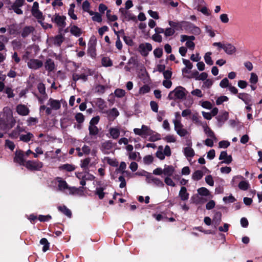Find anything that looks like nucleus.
I'll return each mask as SVG.
<instances>
[{"instance_id": "obj_1", "label": "nucleus", "mask_w": 262, "mask_h": 262, "mask_svg": "<svg viewBox=\"0 0 262 262\" xmlns=\"http://www.w3.org/2000/svg\"><path fill=\"white\" fill-rule=\"evenodd\" d=\"M16 121L12 115H7L6 118H0V130L7 131L12 128L15 124Z\"/></svg>"}, {"instance_id": "obj_2", "label": "nucleus", "mask_w": 262, "mask_h": 262, "mask_svg": "<svg viewBox=\"0 0 262 262\" xmlns=\"http://www.w3.org/2000/svg\"><path fill=\"white\" fill-rule=\"evenodd\" d=\"M185 92H187L184 88L181 86H177L169 93L168 98L169 100L183 99L186 96Z\"/></svg>"}, {"instance_id": "obj_3", "label": "nucleus", "mask_w": 262, "mask_h": 262, "mask_svg": "<svg viewBox=\"0 0 262 262\" xmlns=\"http://www.w3.org/2000/svg\"><path fill=\"white\" fill-rule=\"evenodd\" d=\"M134 132L136 135H139L143 138H146L147 136L152 135L154 133L149 127L145 125H142L140 129L134 128Z\"/></svg>"}, {"instance_id": "obj_4", "label": "nucleus", "mask_w": 262, "mask_h": 262, "mask_svg": "<svg viewBox=\"0 0 262 262\" xmlns=\"http://www.w3.org/2000/svg\"><path fill=\"white\" fill-rule=\"evenodd\" d=\"M25 166L31 171H39L42 167L43 163L38 161L28 160L26 161Z\"/></svg>"}, {"instance_id": "obj_5", "label": "nucleus", "mask_w": 262, "mask_h": 262, "mask_svg": "<svg viewBox=\"0 0 262 262\" xmlns=\"http://www.w3.org/2000/svg\"><path fill=\"white\" fill-rule=\"evenodd\" d=\"M24 157L25 154L22 150H16L15 152L13 161L15 163H18L21 166H25L26 161L25 160Z\"/></svg>"}, {"instance_id": "obj_6", "label": "nucleus", "mask_w": 262, "mask_h": 262, "mask_svg": "<svg viewBox=\"0 0 262 262\" xmlns=\"http://www.w3.org/2000/svg\"><path fill=\"white\" fill-rule=\"evenodd\" d=\"M152 49L151 45L150 43H140L139 45L138 51L140 53L142 56L146 57L148 55L149 52Z\"/></svg>"}, {"instance_id": "obj_7", "label": "nucleus", "mask_w": 262, "mask_h": 262, "mask_svg": "<svg viewBox=\"0 0 262 262\" xmlns=\"http://www.w3.org/2000/svg\"><path fill=\"white\" fill-rule=\"evenodd\" d=\"M66 17L60 16L59 14L56 13L54 17L52 18V21L57 24V25L61 28H64L66 25Z\"/></svg>"}, {"instance_id": "obj_8", "label": "nucleus", "mask_w": 262, "mask_h": 262, "mask_svg": "<svg viewBox=\"0 0 262 262\" xmlns=\"http://www.w3.org/2000/svg\"><path fill=\"white\" fill-rule=\"evenodd\" d=\"M27 65L30 69L37 70L42 67L43 62L37 59H31L28 62Z\"/></svg>"}, {"instance_id": "obj_9", "label": "nucleus", "mask_w": 262, "mask_h": 262, "mask_svg": "<svg viewBox=\"0 0 262 262\" xmlns=\"http://www.w3.org/2000/svg\"><path fill=\"white\" fill-rule=\"evenodd\" d=\"M96 46L95 40L93 41L90 40L88 43V54L93 58H95L97 55Z\"/></svg>"}, {"instance_id": "obj_10", "label": "nucleus", "mask_w": 262, "mask_h": 262, "mask_svg": "<svg viewBox=\"0 0 262 262\" xmlns=\"http://www.w3.org/2000/svg\"><path fill=\"white\" fill-rule=\"evenodd\" d=\"M219 160H224V161L220 163V164L225 163L227 164H229L233 160L232 156L231 155L228 156L226 151H222L221 152Z\"/></svg>"}, {"instance_id": "obj_11", "label": "nucleus", "mask_w": 262, "mask_h": 262, "mask_svg": "<svg viewBox=\"0 0 262 262\" xmlns=\"http://www.w3.org/2000/svg\"><path fill=\"white\" fill-rule=\"evenodd\" d=\"M105 113L107 115V119L109 121H114L119 115V112L115 107L106 111Z\"/></svg>"}, {"instance_id": "obj_12", "label": "nucleus", "mask_w": 262, "mask_h": 262, "mask_svg": "<svg viewBox=\"0 0 262 262\" xmlns=\"http://www.w3.org/2000/svg\"><path fill=\"white\" fill-rule=\"evenodd\" d=\"M228 118L229 113L226 111L223 112L222 114H220L216 117L218 121L219 126L220 127L222 126L225 122L228 119Z\"/></svg>"}, {"instance_id": "obj_13", "label": "nucleus", "mask_w": 262, "mask_h": 262, "mask_svg": "<svg viewBox=\"0 0 262 262\" xmlns=\"http://www.w3.org/2000/svg\"><path fill=\"white\" fill-rule=\"evenodd\" d=\"M16 112L21 116L28 115L30 112L29 108L24 104H18L16 107Z\"/></svg>"}, {"instance_id": "obj_14", "label": "nucleus", "mask_w": 262, "mask_h": 262, "mask_svg": "<svg viewBox=\"0 0 262 262\" xmlns=\"http://www.w3.org/2000/svg\"><path fill=\"white\" fill-rule=\"evenodd\" d=\"M47 105H50L51 107L54 110H58L61 107V103L58 100L50 98L48 101Z\"/></svg>"}, {"instance_id": "obj_15", "label": "nucleus", "mask_w": 262, "mask_h": 262, "mask_svg": "<svg viewBox=\"0 0 262 262\" xmlns=\"http://www.w3.org/2000/svg\"><path fill=\"white\" fill-rule=\"evenodd\" d=\"M34 30V27L32 26H26L22 30L21 36L23 38H25L33 33Z\"/></svg>"}, {"instance_id": "obj_16", "label": "nucleus", "mask_w": 262, "mask_h": 262, "mask_svg": "<svg viewBox=\"0 0 262 262\" xmlns=\"http://www.w3.org/2000/svg\"><path fill=\"white\" fill-rule=\"evenodd\" d=\"M175 171L174 167L172 165H164L163 174L166 177H172Z\"/></svg>"}, {"instance_id": "obj_17", "label": "nucleus", "mask_w": 262, "mask_h": 262, "mask_svg": "<svg viewBox=\"0 0 262 262\" xmlns=\"http://www.w3.org/2000/svg\"><path fill=\"white\" fill-rule=\"evenodd\" d=\"M45 68L49 72L53 71L55 69L54 61L51 58H48L45 62Z\"/></svg>"}, {"instance_id": "obj_18", "label": "nucleus", "mask_w": 262, "mask_h": 262, "mask_svg": "<svg viewBox=\"0 0 262 262\" xmlns=\"http://www.w3.org/2000/svg\"><path fill=\"white\" fill-rule=\"evenodd\" d=\"M237 97L239 99L243 100L244 102V103L247 105H249V104L251 102V96L247 93H238L237 95Z\"/></svg>"}, {"instance_id": "obj_19", "label": "nucleus", "mask_w": 262, "mask_h": 262, "mask_svg": "<svg viewBox=\"0 0 262 262\" xmlns=\"http://www.w3.org/2000/svg\"><path fill=\"white\" fill-rule=\"evenodd\" d=\"M91 162V158L88 157L81 160L80 167L83 169L85 173L89 174V164Z\"/></svg>"}, {"instance_id": "obj_20", "label": "nucleus", "mask_w": 262, "mask_h": 262, "mask_svg": "<svg viewBox=\"0 0 262 262\" xmlns=\"http://www.w3.org/2000/svg\"><path fill=\"white\" fill-rule=\"evenodd\" d=\"M179 196L182 201H187L189 199V194L187 192L185 187L182 186L179 193Z\"/></svg>"}, {"instance_id": "obj_21", "label": "nucleus", "mask_w": 262, "mask_h": 262, "mask_svg": "<svg viewBox=\"0 0 262 262\" xmlns=\"http://www.w3.org/2000/svg\"><path fill=\"white\" fill-rule=\"evenodd\" d=\"M83 189L84 188L82 186L79 187V188H76L75 187H69L70 194L82 195L84 192Z\"/></svg>"}, {"instance_id": "obj_22", "label": "nucleus", "mask_w": 262, "mask_h": 262, "mask_svg": "<svg viewBox=\"0 0 262 262\" xmlns=\"http://www.w3.org/2000/svg\"><path fill=\"white\" fill-rule=\"evenodd\" d=\"M24 131V129L22 127L17 125L16 128L9 134V137L12 139H17L19 136L20 133Z\"/></svg>"}, {"instance_id": "obj_23", "label": "nucleus", "mask_w": 262, "mask_h": 262, "mask_svg": "<svg viewBox=\"0 0 262 262\" xmlns=\"http://www.w3.org/2000/svg\"><path fill=\"white\" fill-rule=\"evenodd\" d=\"M168 24L171 27L173 28V29H174V31L183 30V21L181 22H174L169 20Z\"/></svg>"}, {"instance_id": "obj_24", "label": "nucleus", "mask_w": 262, "mask_h": 262, "mask_svg": "<svg viewBox=\"0 0 262 262\" xmlns=\"http://www.w3.org/2000/svg\"><path fill=\"white\" fill-rule=\"evenodd\" d=\"M224 50L226 54L232 55L235 52L236 48L231 43H226L224 48Z\"/></svg>"}, {"instance_id": "obj_25", "label": "nucleus", "mask_w": 262, "mask_h": 262, "mask_svg": "<svg viewBox=\"0 0 262 262\" xmlns=\"http://www.w3.org/2000/svg\"><path fill=\"white\" fill-rule=\"evenodd\" d=\"M58 210L68 217L71 218L72 217V212L66 206H59L58 207Z\"/></svg>"}, {"instance_id": "obj_26", "label": "nucleus", "mask_w": 262, "mask_h": 262, "mask_svg": "<svg viewBox=\"0 0 262 262\" xmlns=\"http://www.w3.org/2000/svg\"><path fill=\"white\" fill-rule=\"evenodd\" d=\"M222 221V213L220 211L216 212L213 217V223L215 226H218Z\"/></svg>"}, {"instance_id": "obj_27", "label": "nucleus", "mask_w": 262, "mask_h": 262, "mask_svg": "<svg viewBox=\"0 0 262 262\" xmlns=\"http://www.w3.org/2000/svg\"><path fill=\"white\" fill-rule=\"evenodd\" d=\"M60 170H64L67 171L71 172L75 169V166L74 165L70 164H62L59 167Z\"/></svg>"}, {"instance_id": "obj_28", "label": "nucleus", "mask_w": 262, "mask_h": 262, "mask_svg": "<svg viewBox=\"0 0 262 262\" xmlns=\"http://www.w3.org/2000/svg\"><path fill=\"white\" fill-rule=\"evenodd\" d=\"M109 132L111 136L114 139H117L120 136V130L118 128H110Z\"/></svg>"}, {"instance_id": "obj_29", "label": "nucleus", "mask_w": 262, "mask_h": 262, "mask_svg": "<svg viewBox=\"0 0 262 262\" xmlns=\"http://www.w3.org/2000/svg\"><path fill=\"white\" fill-rule=\"evenodd\" d=\"M126 168V164L124 162H121L120 164V166L119 168L116 169L114 174H117L119 172H121V173L123 174L124 173H127V171H125V169Z\"/></svg>"}, {"instance_id": "obj_30", "label": "nucleus", "mask_w": 262, "mask_h": 262, "mask_svg": "<svg viewBox=\"0 0 262 262\" xmlns=\"http://www.w3.org/2000/svg\"><path fill=\"white\" fill-rule=\"evenodd\" d=\"M70 32L73 35L76 37H79L82 34L81 30L75 25L71 27Z\"/></svg>"}, {"instance_id": "obj_31", "label": "nucleus", "mask_w": 262, "mask_h": 262, "mask_svg": "<svg viewBox=\"0 0 262 262\" xmlns=\"http://www.w3.org/2000/svg\"><path fill=\"white\" fill-rule=\"evenodd\" d=\"M33 137L34 136L32 133H28L26 135H21L19 136V139L20 141L27 143L29 142Z\"/></svg>"}, {"instance_id": "obj_32", "label": "nucleus", "mask_w": 262, "mask_h": 262, "mask_svg": "<svg viewBox=\"0 0 262 262\" xmlns=\"http://www.w3.org/2000/svg\"><path fill=\"white\" fill-rule=\"evenodd\" d=\"M184 153L187 158H192L194 156V151L189 147H186L184 149Z\"/></svg>"}, {"instance_id": "obj_33", "label": "nucleus", "mask_w": 262, "mask_h": 262, "mask_svg": "<svg viewBox=\"0 0 262 262\" xmlns=\"http://www.w3.org/2000/svg\"><path fill=\"white\" fill-rule=\"evenodd\" d=\"M204 174L202 171L200 170H195L192 174V178L194 181H199L201 180Z\"/></svg>"}, {"instance_id": "obj_34", "label": "nucleus", "mask_w": 262, "mask_h": 262, "mask_svg": "<svg viewBox=\"0 0 262 262\" xmlns=\"http://www.w3.org/2000/svg\"><path fill=\"white\" fill-rule=\"evenodd\" d=\"M105 189L103 187H97L95 192V194L98 196L100 200H102L104 198L105 193L104 190Z\"/></svg>"}, {"instance_id": "obj_35", "label": "nucleus", "mask_w": 262, "mask_h": 262, "mask_svg": "<svg viewBox=\"0 0 262 262\" xmlns=\"http://www.w3.org/2000/svg\"><path fill=\"white\" fill-rule=\"evenodd\" d=\"M204 132L207 135L208 137L214 140L216 139V138L215 136L214 132L210 128H209L207 126L204 127Z\"/></svg>"}, {"instance_id": "obj_36", "label": "nucleus", "mask_w": 262, "mask_h": 262, "mask_svg": "<svg viewBox=\"0 0 262 262\" xmlns=\"http://www.w3.org/2000/svg\"><path fill=\"white\" fill-rule=\"evenodd\" d=\"M89 135L91 137L96 136L99 133V129L96 126H89Z\"/></svg>"}, {"instance_id": "obj_37", "label": "nucleus", "mask_w": 262, "mask_h": 262, "mask_svg": "<svg viewBox=\"0 0 262 262\" xmlns=\"http://www.w3.org/2000/svg\"><path fill=\"white\" fill-rule=\"evenodd\" d=\"M63 41V36L62 34H58L55 36L54 39V43L58 47H60Z\"/></svg>"}, {"instance_id": "obj_38", "label": "nucleus", "mask_w": 262, "mask_h": 262, "mask_svg": "<svg viewBox=\"0 0 262 262\" xmlns=\"http://www.w3.org/2000/svg\"><path fill=\"white\" fill-rule=\"evenodd\" d=\"M101 63L103 66L105 67H111L113 65L112 61L108 57H104L101 59Z\"/></svg>"}, {"instance_id": "obj_39", "label": "nucleus", "mask_w": 262, "mask_h": 262, "mask_svg": "<svg viewBox=\"0 0 262 262\" xmlns=\"http://www.w3.org/2000/svg\"><path fill=\"white\" fill-rule=\"evenodd\" d=\"M113 147V142L111 140L106 141L102 143V150H110Z\"/></svg>"}, {"instance_id": "obj_40", "label": "nucleus", "mask_w": 262, "mask_h": 262, "mask_svg": "<svg viewBox=\"0 0 262 262\" xmlns=\"http://www.w3.org/2000/svg\"><path fill=\"white\" fill-rule=\"evenodd\" d=\"M40 244L43 245L42 251L46 252L49 249L50 243L46 238H42L40 241Z\"/></svg>"}, {"instance_id": "obj_41", "label": "nucleus", "mask_w": 262, "mask_h": 262, "mask_svg": "<svg viewBox=\"0 0 262 262\" xmlns=\"http://www.w3.org/2000/svg\"><path fill=\"white\" fill-rule=\"evenodd\" d=\"M31 13L32 15L35 17L38 20V21L40 20H43L45 19L42 12H41L39 10L32 11Z\"/></svg>"}, {"instance_id": "obj_42", "label": "nucleus", "mask_w": 262, "mask_h": 262, "mask_svg": "<svg viewBox=\"0 0 262 262\" xmlns=\"http://www.w3.org/2000/svg\"><path fill=\"white\" fill-rule=\"evenodd\" d=\"M250 187V185L247 181H242L238 184V187L243 190H247Z\"/></svg>"}, {"instance_id": "obj_43", "label": "nucleus", "mask_w": 262, "mask_h": 262, "mask_svg": "<svg viewBox=\"0 0 262 262\" xmlns=\"http://www.w3.org/2000/svg\"><path fill=\"white\" fill-rule=\"evenodd\" d=\"M18 31V27L16 24L11 25L8 29V32L10 35L16 34Z\"/></svg>"}, {"instance_id": "obj_44", "label": "nucleus", "mask_w": 262, "mask_h": 262, "mask_svg": "<svg viewBox=\"0 0 262 262\" xmlns=\"http://www.w3.org/2000/svg\"><path fill=\"white\" fill-rule=\"evenodd\" d=\"M211 55V52H207L205 54L204 56L205 62L209 66H212L213 64V61L212 60L211 57L210 56Z\"/></svg>"}, {"instance_id": "obj_45", "label": "nucleus", "mask_w": 262, "mask_h": 262, "mask_svg": "<svg viewBox=\"0 0 262 262\" xmlns=\"http://www.w3.org/2000/svg\"><path fill=\"white\" fill-rule=\"evenodd\" d=\"M183 29L191 32L194 25L190 22L183 21Z\"/></svg>"}, {"instance_id": "obj_46", "label": "nucleus", "mask_w": 262, "mask_h": 262, "mask_svg": "<svg viewBox=\"0 0 262 262\" xmlns=\"http://www.w3.org/2000/svg\"><path fill=\"white\" fill-rule=\"evenodd\" d=\"M198 193L202 196H208L210 194L209 191L205 187H201L198 189Z\"/></svg>"}, {"instance_id": "obj_47", "label": "nucleus", "mask_w": 262, "mask_h": 262, "mask_svg": "<svg viewBox=\"0 0 262 262\" xmlns=\"http://www.w3.org/2000/svg\"><path fill=\"white\" fill-rule=\"evenodd\" d=\"M75 118L79 124L82 123L84 121V116L81 113H78L75 115Z\"/></svg>"}, {"instance_id": "obj_48", "label": "nucleus", "mask_w": 262, "mask_h": 262, "mask_svg": "<svg viewBox=\"0 0 262 262\" xmlns=\"http://www.w3.org/2000/svg\"><path fill=\"white\" fill-rule=\"evenodd\" d=\"M111 10H108L106 11V17L107 19L110 21H115L117 20L118 17L115 15H111Z\"/></svg>"}, {"instance_id": "obj_49", "label": "nucleus", "mask_w": 262, "mask_h": 262, "mask_svg": "<svg viewBox=\"0 0 262 262\" xmlns=\"http://www.w3.org/2000/svg\"><path fill=\"white\" fill-rule=\"evenodd\" d=\"M96 104L100 110H103L106 106L104 100L101 98H99L97 99Z\"/></svg>"}, {"instance_id": "obj_50", "label": "nucleus", "mask_w": 262, "mask_h": 262, "mask_svg": "<svg viewBox=\"0 0 262 262\" xmlns=\"http://www.w3.org/2000/svg\"><path fill=\"white\" fill-rule=\"evenodd\" d=\"M125 17L126 18L127 21L133 20L134 21H137V18L135 15L133 14L132 13H129V12H125Z\"/></svg>"}, {"instance_id": "obj_51", "label": "nucleus", "mask_w": 262, "mask_h": 262, "mask_svg": "<svg viewBox=\"0 0 262 262\" xmlns=\"http://www.w3.org/2000/svg\"><path fill=\"white\" fill-rule=\"evenodd\" d=\"M115 96L118 98H122L125 95V91L124 90L117 89L114 92Z\"/></svg>"}, {"instance_id": "obj_52", "label": "nucleus", "mask_w": 262, "mask_h": 262, "mask_svg": "<svg viewBox=\"0 0 262 262\" xmlns=\"http://www.w3.org/2000/svg\"><path fill=\"white\" fill-rule=\"evenodd\" d=\"M200 118H201V117H200L197 113H195L192 115L191 119L195 124L200 125H202V122L200 120Z\"/></svg>"}, {"instance_id": "obj_53", "label": "nucleus", "mask_w": 262, "mask_h": 262, "mask_svg": "<svg viewBox=\"0 0 262 262\" xmlns=\"http://www.w3.org/2000/svg\"><path fill=\"white\" fill-rule=\"evenodd\" d=\"M154 54L155 57L160 58L163 55V49L161 48H157L154 51Z\"/></svg>"}, {"instance_id": "obj_54", "label": "nucleus", "mask_w": 262, "mask_h": 262, "mask_svg": "<svg viewBox=\"0 0 262 262\" xmlns=\"http://www.w3.org/2000/svg\"><path fill=\"white\" fill-rule=\"evenodd\" d=\"M229 98L226 96H222L217 98L216 100V104L217 105L222 104L224 102L228 101Z\"/></svg>"}, {"instance_id": "obj_55", "label": "nucleus", "mask_w": 262, "mask_h": 262, "mask_svg": "<svg viewBox=\"0 0 262 262\" xmlns=\"http://www.w3.org/2000/svg\"><path fill=\"white\" fill-rule=\"evenodd\" d=\"M123 39L125 43L128 46H133L134 45V41L129 36L123 35Z\"/></svg>"}, {"instance_id": "obj_56", "label": "nucleus", "mask_w": 262, "mask_h": 262, "mask_svg": "<svg viewBox=\"0 0 262 262\" xmlns=\"http://www.w3.org/2000/svg\"><path fill=\"white\" fill-rule=\"evenodd\" d=\"M154 161V158L151 155H147L143 158L144 163L145 164H150Z\"/></svg>"}, {"instance_id": "obj_57", "label": "nucleus", "mask_w": 262, "mask_h": 262, "mask_svg": "<svg viewBox=\"0 0 262 262\" xmlns=\"http://www.w3.org/2000/svg\"><path fill=\"white\" fill-rule=\"evenodd\" d=\"M37 89L40 94H46V87L43 83L40 82L38 84Z\"/></svg>"}, {"instance_id": "obj_58", "label": "nucleus", "mask_w": 262, "mask_h": 262, "mask_svg": "<svg viewBox=\"0 0 262 262\" xmlns=\"http://www.w3.org/2000/svg\"><path fill=\"white\" fill-rule=\"evenodd\" d=\"M51 219H52V217L49 214H48L47 215H39L38 217V220L41 222H45L49 221Z\"/></svg>"}, {"instance_id": "obj_59", "label": "nucleus", "mask_w": 262, "mask_h": 262, "mask_svg": "<svg viewBox=\"0 0 262 262\" xmlns=\"http://www.w3.org/2000/svg\"><path fill=\"white\" fill-rule=\"evenodd\" d=\"M58 187L60 189H69V186H68L67 183L66 181L64 180H60L59 181L58 184Z\"/></svg>"}, {"instance_id": "obj_60", "label": "nucleus", "mask_w": 262, "mask_h": 262, "mask_svg": "<svg viewBox=\"0 0 262 262\" xmlns=\"http://www.w3.org/2000/svg\"><path fill=\"white\" fill-rule=\"evenodd\" d=\"M105 159L106 160L107 163L111 166L113 167L118 166V162L116 161V160L112 159L109 157H106Z\"/></svg>"}, {"instance_id": "obj_61", "label": "nucleus", "mask_w": 262, "mask_h": 262, "mask_svg": "<svg viewBox=\"0 0 262 262\" xmlns=\"http://www.w3.org/2000/svg\"><path fill=\"white\" fill-rule=\"evenodd\" d=\"M175 33L174 29L171 28H167L164 31V35L166 37H169L172 36Z\"/></svg>"}, {"instance_id": "obj_62", "label": "nucleus", "mask_w": 262, "mask_h": 262, "mask_svg": "<svg viewBox=\"0 0 262 262\" xmlns=\"http://www.w3.org/2000/svg\"><path fill=\"white\" fill-rule=\"evenodd\" d=\"M170 177H166L164 179V182L165 184L171 187H174L176 184L174 182L172 181V179L170 178Z\"/></svg>"}, {"instance_id": "obj_63", "label": "nucleus", "mask_w": 262, "mask_h": 262, "mask_svg": "<svg viewBox=\"0 0 262 262\" xmlns=\"http://www.w3.org/2000/svg\"><path fill=\"white\" fill-rule=\"evenodd\" d=\"M5 146L9 148L11 150H13L15 148V145L13 142L9 140H6L5 141Z\"/></svg>"}, {"instance_id": "obj_64", "label": "nucleus", "mask_w": 262, "mask_h": 262, "mask_svg": "<svg viewBox=\"0 0 262 262\" xmlns=\"http://www.w3.org/2000/svg\"><path fill=\"white\" fill-rule=\"evenodd\" d=\"M152 182L157 186L160 187H163L164 186V183L159 178H155L152 179Z\"/></svg>"}]
</instances>
